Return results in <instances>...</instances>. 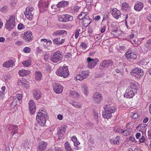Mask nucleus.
Returning a JSON list of instances; mask_svg holds the SVG:
<instances>
[{
    "instance_id": "obj_1",
    "label": "nucleus",
    "mask_w": 151,
    "mask_h": 151,
    "mask_svg": "<svg viewBox=\"0 0 151 151\" xmlns=\"http://www.w3.org/2000/svg\"><path fill=\"white\" fill-rule=\"evenodd\" d=\"M47 118V115L45 113L41 112H38L36 117V120L38 122V123L37 124V126L38 125H40L41 126H44Z\"/></svg>"
},
{
    "instance_id": "obj_2",
    "label": "nucleus",
    "mask_w": 151,
    "mask_h": 151,
    "mask_svg": "<svg viewBox=\"0 0 151 151\" xmlns=\"http://www.w3.org/2000/svg\"><path fill=\"white\" fill-rule=\"evenodd\" d=\"M69 73L68 66H63L62 68H58L56 71V73L58 76L65 78L68 76Z\"/></svg>"
},
{
    "instance_id": "obj_3",
    "label": "nucleus",
    "mask_w": 151,
    "mask_h": 151,
    "mask_svg": "<svg viewBox=\"0 0 151 151\" xmlns=\"http://www.w3.org/2000/svg\"><path fill=\"white\" fill-rule=\"evenodd\" d=\"M15 15H12L10 17L9 19L6 21L5 27L7 29L11 30L14 28L15 22Z\"/></svg>"
},
{
    "instance_id": "obj_4",
    "label": "nucleus",
    "mask_w": 151,
    "mask_h": 151,
    "mask_svg": "<svg viewBox=\"0 0 151 151\" xmlns=\"http://www.w3.org/2000/svg\"><path fill=\"white\" fill-rule=\"evenodd\" d=\"M131 74L137 78L142 77L144 74L143 70L139 68H135L132 70Z\"/></svg>"
},
{
    "instance_id": "obj_5",
    "label": "nucleus",
    "mask_w": 151,
    "mask_h": 151,
    "mask_svg": "<svg viewBox=\"0 0 151 151\" xmlns=\"http://www.w3.org/2000/svg\"><path fill=\"white\" fill-rule=\"evenodd\" d=\"M90 73V72L88 70H83L80 72L79 74L76 75L75 77L78 80L82 81L88 78Z\"/></svg>"
},
{
    "instance_id": "obj_6",
    "label": "nucleus",
    "mask_w": 151,
    "mask_h": 151,
    "mask_svg": "<svg viewBox=\"0 0 151 151\" xmlns=\"http://www.w3.org/2000/svg\"><path fill=\"white\" fill-rule=\"evenodd\" d=\"M99 60L97 58L91 59L88 57L87 58V67L88 68L92 69L96 65Z\"/></svg>"
},
{
    "instance_id": "obj_7",
    "label": "nucleus",
    "mask_w": 151,
    "mask_h": 151,
    "mask_svg": "<svg viewBox=\"0 0 151 151\" xmlns=\"http://www.w3.org/2000/svg\"><path fill=\"white\" fill-rule=\"evenodd\" d=\"M63 56L60 53V52L57 51L55 52L53 55L51 56L50 58L51 61L54 63H56L60 61L62 59Z\"/></svg>"
},
{
    "instance_id": "obj_8",
    "label": "nucleus",
    "mask_w": 151,
    "mask_h": 151,
    "mask_svg": "<svg viewBox=\"0 0 151 151\" xmlns=\"http://www.w3.org/2000/svg\"><path fill=\"white\" fill-rule=\"evenodd\" d=\"M73 17L70 15L65 14L61 15L59 16L58 20L60 22H68L69 21H71L73 20Z\"/></svg>"
},
{
    "instance_id": "obj_9",
    "label": "nucleus",
    "mask_w": 151,
    "mask_h": 151,
    "mask_svg": "<svg viewBox=\"0 0 151 151\" xmlns=\"http://www.w3.org/2000/svg\"><path fill=\"white\" fill-rule=\"evenodd\" d=\"M32 32L29 31L24 32L22 38L26 41L30 42L33 39Z\"/></svg>"
},
{
    "instance_id": "obj_10",
    "label": "nucleus",
    "mask_w": 151,
    "mask_h": 151,
    "mask_svg": "<svg viewBox=\"0 0 151 151\" xmlns=\"http://www.w3.org/2000/svg\"><path fill=\"white\" fill-rule=\"evenodd\" d=\"M33 7H27L26 9V12L24 13L26 17L29 19H31L33 16Z\"/></svg>"
},
{
    "instance_id": "obj_11",
    "label": "nucleus",
    "mask_w": 151,
    "mask_h": 151,
    "mask_svg": "<svg viewBox=\"0 0 151 151\" xmlns=\"http://www.w3.org/2000/svg\"><path fill=\"white\" fill-rule=\"evenodd\" d=\"M47 143L44 141L40 142L37 146V150L38 151H44L46 148Z\"/></svg>"
},
{
    "instance_id": "obj_12",
    "label": "nucleus",
    "mask_w": 151,
    "mask_h": 151,
    "mask_svg": "<svg viewBox=\"0 0 151 151\" xmlns=\"http://www.w3.org/2000/svg\"><path fill=\"white\" fill-rule=\"evenodd\" d=\"M55 92L57 93H61L63 90V87L59 84L55 83L53 86Z\"/></svg>"
},
{
    "instance_id": "obj_13",
    "label": "nucleus",
    "mask_w": 151,
    "mask_h": 151,
    "mask_svg": "<svg viewBox=\"0 0 151 151\" xmlns=\"http://www.w3.org/2000/svg\"><path fill=\"white\" fill-rule=\"evenodd\" d=\"M29 107L30 114H34L35 111V105L33 100H31L29 102Z\"/></svg>"
},
{
    "instance_id": "obj_14",
    "label": "nucleus",
    "mask_w": 151,
    "mask_h": 151,
    "mask_svg": "<svg viewBox=\"0 0 151 151\" xmlns=\"http://www.w3.org/2000/svg\"><path fill=\"white\" fill-rule=\"evenodd\" d=\"M136 92L130 90V89H127L124 96L127 98H132L134 96V93Z\"/></svg>"
},
{
    "instance_id": "obj_15",
    "label": "nucleus",
    "mask_w": 151,
    "mask_h": 151,
    "mask_svg": "<svg viewBox=\"0 0 151 151\" xmlns=\"http://www.w3.org/2000/svg\"><path fill=\"white\" fill-rule=\"evenodd\" d=\"M104 108L105 110H107L111 114L114 113L116 110V109L114 106H111L109 105H105L104 106Z\"/></svg>"
},
{
    "instance_id": "obj_16",
    "label": "nucleus",
    "mask_w": 151,
    "mask_h": 151,
    "mask_svg": "<svg viewBox=\"0 0 151 151\" xmlns=\"http://www.w3.org/2000/svg\"><path fill=\"white\" fill-rule=\"evenodd\" d=\"M93 100L95 103H99L102 99V97L100 93H96L93 97Z\"/></svg>"
},
{
    "instance_id": "obj_17",
    "label": "nucleus",
    "mask_w": 151,
    "mask_h": 151,
    "mask_svg": "<svg viewBox=\"0 0 151 151\" xmlns=\"http://www.w3.org/2000/svg\"><path fill=\"white\" fill-rule=\"evenodd\" d=\"M111 14L114 18L118 19L121 14L119 11L115 8L112 10Z\"/></svg>"
},
{
    "instance_id": "obj_18",
    "label": "nucleus",
    "mask_w": 151,
    "mask_h": 151,
    "mask_svg": "<svg viewBox=\"0 0 151 151\" xmlns=\"http://www.w3.org/2000/svg\"><path fill=\"white\" fill-rule=\"evenodd\" d=\"M48 3L45 0H41L39 2V8H45L47 7Z\"/></svg>"
},
{
    "instance_id": "obj_19",
    "label": "nucleus",
    "mask_w": 151,
    "mask_h": 151,
    "mask_svg": "<svg viewBox=\"0 0 151 151\" xmlns=\"http://www.w3.org/2000/svg\"><path fill=\"white\" fill-rule=\"evenodd\" d=\"M91 22V19L89 18L88 16H87L82 19V22L84 26L86 27L90 24Z\"/></svg>"
},
{
    "instance_id": "obj_20",
    "label": "nucleus",
    "mask_w": 151,
    "mask_h": 151,
    "mask_svg": "<svg viewBox=\"0 0 151 151\" xmlns=\"http://www.w3.org/2000/svg\"><path fill=\"white\" fill-rule=\"evenodd\" d=\"M125 56L128 58L133 59H136L137 58L136 55L133 53L131 52L130 51L127 52L125 54Z\"/></svg>"
},
{
    "instance_id": "obj_21",
    "label": "nucleus",
    "mask_w": 151,
    "mask_h": 151,
    "mask_svg": "<svg viewBox=\"0 0 151 151\" xmlns=\"http://www.w3.org/2000/svg\"><path fill=\"white\" fill-rule=\"evenodd\" d=\"M14 64V63L13 60H10L4 62L3 64V65L4 67L8 68L12 67Z\"/></svg>"
},
{
    "instance_id": "obj_22",
    "label": "nucleus",
    "mask_w": 151,
    "mask_h": 151,
    "mask_svg": "<svg viewBox=\"0 0 151 151\" xmlns=\"http://www.w3.org/2000/svg\"><path fill=\"white\" fill-rule=\"evenodd\" d=\"M9 130H12V132L13 136L17 133L18 128L16 125H10L9 128Z\"/></svg>"
},
{
    "instance_id": "obj_23",
    "label": "nucleus",
    "mask_w": 151,
    "mask_h": 151,
    "mask_svg": "<svg viewBox=\"0 0 151 151\" xmlns=\"http://www.w3.org/2000/svg\"><path fill=\"white\" fill-rule=\"evenodd\" d=\"M34 98L36 100L40 99L41 97V93L40 91L34 90L32 91Z\"/></svg>"
},
{
    "instance_id": "obj_24",
    "label": "nucleus",
    "mask_w": 151,
    "mask_h": 151,
    "mask_svg": "<svg viewBox=\"0 0 151 151\" xmlns=\"http://www.w3.org/2000/svg\"><path fill=\"white\" fill-rule=\"evenodd\" d=\"M130 6L126 2H124L122 4V10L124 12H126L129 10Z\"/></svg>"
},
{
    "instance_id": "obj_25",
    "label": "nucleus",
    "mask_w": 151,
    "mask_h": 151,
    "mask_svg": "<svg viewBox=\"0 0 151 151\" xmlns=\"http://www.w3.org/2000/svg\"><path fill=\"white\" fill-rule=\"evenodd\" d=\"M68 4L69 3L68 1H62L58 3L57 5V6L59 8L67 6Z\"/></svg>"
},
{
    "instance_id": "obj_26",
    "label": "nucleus",
    "mask_w": 151,
    "mask_h": 151,
    "mask_svg": "<svg viewBox=\"0 0 151 151\" xmlns=\"http://www.w3.org/2000/svg\"><path fill=\"white\" fill-rule=\"evenodd\" d=\"M29 73L30 71L24 69L20 70L19 71V75L21 77L26 76L27 75H28L29 74Z\"/></svg>"
},
{
    "instance_id": "obj_27",
    "label": "nucleus",
    "mask_w": 151,
    "mask_h": 151,
    "mask_svg": "<svg viewBox=\"0 0 151 151\" xmlns=\"http://www.w3.org/2000/svg\"><path fill=\"white\" fill-rule=\"evenodd\" d=\"M143 6V4L139 2L135 4L134 6V9L136 10L139 11L142 9Z\"/></svg>"
},
{
    "instance_id": "obj_28",
    "label": "nucleus",
    "mask_w": 151,
    "mask_h": 151,
    "mask_svg": "<svg viewBox=\"0 0 151 151\" xmlns=\"http://www.w3.org/2000/svg\"><path fill=\"white\" fill-rule=\"evenodd\" d=\"M82 90L83 93L86 96L88 94V88L87 86L84 84H83L82 85Z\"/></svg>"
},
{
    "instance_id": "obj_29",
    "label": "nucleus",
    "mask_w": 151,
    "mask_h": 151,
    "mask_svg": "<svg viewBox=\"0 0 151 151\" xmlns=\"http://www.w3.org/2000/svg\"><path fill=\"white\" fill-rule=\"evenodd\" d=\"M102 116L104 118H106L107 119H109L111 117V114L109 112L106 110H104V111L102 112Z\"/></svg>"
},
{
    "instance_id": "obj_30",
    "label": "nucleus",
    "mask_w": 151,
    "mask_h": 151,
    "mask_svg": "<svg viewBox=\"0 0 151 151\" xmlns=\"http://www.w3.org/2000/svg\"><path fill=\"white\" fill-rule=\"evenodd\" d=\"M67 34V32L65 30H58L54 32L53 34V35L54 36H57L59 35H61L63 34L66 35Z\"/></svg>"
},
{
    "instance_id": "obj_31",
    "label": "nucleus",
    "mask_w": 151,
    "mask_h": 151,
    "mask_svg": "<svg viewBox=\"0 0 151 151\" xmlns=\"http://www.w3.org/2000/svg\"><path fill=\"white\" fill-rule=\"evenodd\" d=\"M120 137L119 136H117L114 139H111L110 141L111 143H113L114 145L119 144V140Z\"/></svg>"
},
{
    "instance_id": "obj_32",
    "label": "nucleus",
    "mask_w": 151,
    "mask_h": 151,
    "mask_svg": "<svg viewBox=\"0 0 151 151\" xmlns=\"http://www.w3.org/2000/svg\"><path fill=\"white\" fill-rule=\"evenodd\" d=\"M42 74L40 72H36L35 73V78L37 80H40L42 77Z\"/></svg>"
},
{
    "instance_id": "obj_33",
    "label": "nucleus",
    "mask_w": 151,
    "mask_h": 151,
    "mask_svg": "<svg viewBox=\"0 0 151 151\" xmlns=\"http://www.w3.org/2000/svg\"><path fill=\"white\" fill-rule=\"evenodd\" d=\"M132 129L131 128H127L126 130H123L122 133L124 136H127L129 135Z\"/></svg>"
},
{
    "instance_id": "obj_34",
    "label": "nucleus",
    "mask_w": 151,
    "mask_h": 151,
    "mask_svg": "<svg viewBox=\"0 0 151 151\" xmlns=\"http://www.w3.org/2000/svg\"><path fill=\"white\" fill-rule=\"evenodd\" d=\"M106 68L111 66L113 65V62L111 60H104Z\"/></svg>"
},
{
    "instance_id": "obj_35",
    "label": "nucleus",
    "mask_w": 151,
    "mask_h": 151,
    "mask_svg": "<svg viewBox=\"0 0 151 151\" xmlns=\"http://www.w3.org/2000/svg\"><path fill=\"white\" fill-rule=\"evenodd\" d=\"M136 86L135 84L134 83H131L130 85L129 86L127 89H130V90H132L135 92L137 91Z\"/></svg>"
},
{
    "instance_id": "obj_36",
    "label": "nucleus",
    "mask_w": 151,
    "mask_h": 151,
    "mask_svg": "<svg viewBox=\"0 0 151 151\" xmlns=\"http://www.w3.org/2000/svg\"><path fill=\"white\" fill-rule=\"evenodd\" d=\"M65 147L67 151H73V150L71 148L70 145L68 142H66L65 143Z\"/></svg>"
},
{
    "instance_id": "obj_37",
    "label": "nucleus",
    "mask_w": 151,
    "mask_h": 151,
    "mask_svg": "<svg viewBox=\"0 0 151 151\" xmlns=\"http://www.w3.org/2000/svg\"><path fill=\"white\" fill-rule=\"evenodd\" d=\"M22 63L24 66H29L31 65V61L30 60H25Z\"/></svg>"
},
{
    "instance_id": "obj_38",
    "label": "nucleus",
    "mask_w": 151,
    "mask_h": 151,
    "mask_svg": "<svg viewBox=\"0 0 151 151\" xmlns=\"http://www.w3.org/2000/svg\"><path fill=\"white\" fill-rule=\"evenodd\" d=\"M120 32V31L118 29H114L112 30L111 34H113L115 37H117L120 35L119 32Z\"/></svg>"
},
{
    "instance_id": "obj_39",
    "label": "nucleus",
    "mask_w": 151,
    "mask_h": 151,
    "mask_svg": "<svg viewBox=\"0 0 151 151\" xmlns=\"http://www.w3.org/2000/svg\"><path fill=\"white\" fill-rule=\"evenodd\" d=\"M87 13L86 12H82L78 16V18L80 20L83 19L84 18L86 17Z\"/></svg>"
},
{
    "instance_id": "obj_40",
    "label": "nucleus",
    "mask_w": 151,
    "mask_h": 151,
    "mask_svg": "<svg viewBox=\"0 0 151 151\" xmlns=\"http://www.w3.org/2000/svg\"><path fill=\"white\" fill-rule=\"evenodd\" d=\"M72 106L76 108H81V106L80 103L77 102H75L74 101H72L71 103H70Z\"/></svg>"
},
{
    "instance_id": "obj_41",
    "label": "nucleus",
    "mask_w": 151,
    "mask_h": 151,
    "mask_svg": "<svg viewBox=\"0 0 151 151\" xmlns=\"http://www.w3.org/2000/svg\"><path fill=\"white\" fill-rule=\"evenodd\" d=\"M19 102L17 101V98L14 99L13 101L11 103V106L12 108H14L18 105V103Z\"/></svg>"
},
{
    "instance_id": "obj_42",
    "label": "nucleus",
    "mask_w": 151,
    "mask_h": 151,
    "mask_svg": "<svg viewBox=\"0 0 151 151\" xmlns=\"http://www.w3.org/2000/svg\"><path fill=\"white\" fill-rule=\"evenodd\" d=\"M70 96L77 97L79 96V94L75 91H70Z\"/></svg>"
},
{
    "instance_id": "obj_43",
    "label": "nucleus",
    "mask_w": 151,
    "mask_h": 151,
    "mask_svg": "<svg viewBox=\"0 0 151 151\" xmlns=\"http://www.w3.org/2000/svg\"><path fill=\"white\" fill-rule=\"evenodd\" d=\"M104 60L99 65V68L101 70L104 69L106 68Z\"/></svg>"
},
{
    "instance_id": "obj_44",
    "label": "nucleus",
    "mask_w": 151,
    "mask_h": 151,
    "mask_svg": "<svg viewBox=\"0 0 151 151\" xmlns=\"http://www.w3.org/2000/svg\"><path fill=\"white\" fill-rule=\"evenodd\" d=\"M67 127V126L66 125H64L62 127H61L59 131H58V133L60 132H61V133H64L66 131V128Z\"/></svg>"
},
{
    "instance_id": "obj_45",
    "label": "nucleus",
    "mask_w": 151,
    "mask_h": 151,
    "mask_svg": "<svg viewBox=\"0 0 151 151\" xmlns=\"http://www.w3.org/2000/svg\"><path fill=\"white\" fill-rule=\"evenodd\" d=\"M114 130L117 132L119 133H122L123 130L122 129H120V128L118 127H115L114 129Z\"/></svg>"
},
{
    "instance_id": "obj_46",
    "label": "nucleus",
    "mask_w": 151,
    "mask_h": 151,
    "mask_svg": "<svg viewBox=\"0 0 151 151\" xmlns=\"http://www.w3.org/2000/svg\"><path fill=\"white\" fill-rule=\"evenodd\" d=\"M98 112L96 111H93V116L94 118V119L96 121L98 120Z\"/></svg>"
},
{
    "instance_id": "obj_47",
    "label": "nucleus",
    "mask_w": 151,
    "mask_h": 151,
    "mask_svg": "<svg viewBox=\"0 0 151 151\" xmlns=\"http://www.w3.org/2000/svg\"><path fill=\"white\" fill-rule=\"evenodd\" d=\"M54 44L55 45H59L60 44V41L58 40V38H56L53 40Z\"/></svg>"
},
{
    "instance_id": "obj_48",
    "label": "nucleus",
    "mask_w": 151,
    "mask_h": 151,
    "mask_svg": "<svg viewBox=\"0 0 151 151\" xmlns=\"http://www.w3.org/2000/svg\"><path fill=\"white\" fill-rule=\"evenodd\" d=\"M18 83L19 85L22 86H24V85L27 86H27H28L27 84L22 82L21 80H19L18 81Z\"/></svg>"
},
{
    "instance_id": "obj_49",
    "label": "nucleus",
    "mask_w": 151,
    "mask_h": 151,
    "mask_svg": "<svg viewBox=\"0 0 151 151\" xmlns=\"http://www.w3.org/2000/svg\"><path fill=\"white\" fill-rule=\"evenodd\" d=\"M30 50V48L29 47H25L24 50L23 51L25 53H29Z\"/></svg>"
},
{
    "instance_id": "obj_50",
    "label": "nucleus",
    "mask_w": 151,
    "mask_h": 151,
    "mask_svg": "<svg viewBox=\"0 0 151 151\" xmlns=\"http://www.w3.org/2000/svg\"><path fill=\"white\" fill-rule=\"evenodd\" d=\"M120 50L122 52V51H126V48L124 46H120Z\"/></svg>"
},
{
    "instance_id": "obj_51",
    "label": "nucleus",
    "mask_w": 151,
    "mask_h": 151,
    "mask_svg": "<svg viewBox=\"0 0 151 151\" xmlns=\"http://www.w3.org/2000/svg\"><path fill=\"white\" fill-rule=\"evenodd\" d=\"M42 52V50L40 49L39 47H37V54L38 55H40L41 54V53Z\"/></svg>"
},
{
    "instance_id": "obj_52",
    "label": "nucleus",
    "mask_w": 151,
    "mask_h": 151,
    "mask_svg": "<svg viewBox=\"0 0 151 151\" xmlns=\"http://www.w3.org/2000/svg\"><path fill=\"white\" fill-rule=\"evenodd\" d=\"M80 31V29H78L76 32L75 34V37L76 39H77L79 35V32Z\"/></svg>"
},
{
    "instance_id": "obj_53",
    "label": "nucleus",
    "mask_w": 151,
    "mask_h": 151,
    "mask_svg": "<svg viewBox=\"0 0 151 151\" xmlns=\"http://www.w3.org/2000/svg\"><path fill=\"white\" fill-rule=\"evenodd\" d=\"M150 45L146 46V45H145V50L146 52H148L149 51L150 49H151V46L150 47Z\"/></svg>"
},
{
    "instance_id": "obj_54",
    "label": "nucleus",
    "mask_w": 151,
    "mask_h": 151,
    "mask_svg": "<svg viewBox=\"0 0 151 151\" xmlns=\"http://www.w3.org/2000/svg\"><path fill=\"white\" fill-rule=\"evenodd\" d=\"M7 7L6 6H4L2 7L1 9V11L2 12H5L7 10Z\"/></svg>"
},
{
    "instance_id": "obj_55",
    "label": "nucleus",
    "mask_w": 151,
    "mask_h": 151,
    "mask_svg": "<svg viewBox=\"0 0 151 151\" xmlns=\"http://www.w3.org/2000/svg\"><path fill=\"white\" fill-rule=\"evenodd\" d=\"M138 114L137 113H134L133 114L132 118L134 119H137L138 117Z\"/></svg>"
},
{
    "instance_id": "obj_56",
    "label": "nucleus",
    "mask_w": 151,
    "mask_h": 151,
    "mask_svg": "<svg viewBox=\"0 0 151 151\" xmlns=\"http://www.w3.org/2000/svg\"><path fill=\"white\" fill-rule=\"evenodd\" d=\"M22 98V96L21 94L18 95V96L17 97V100H18V102H19V101Z\"/></svg>"
},
{
    "instance_id": "obj_57",
    "label": "nucleus",
    "mask_w": 151,
    "mask_h": 151,
    "mask_svg": "<svg viewBox=\"0 0 151 151\" xmlns=\"http://www.w3.org/2000/svg\"><path fill=\"white\" fill-rule=\"evenodd\" d=\"M145 140V137L142 135L141 137L139 139V142H143Z\"/></svg>"
},
{
    "instance_id": "obj_58",
    "label": "nucleus",
    "mask_w": 151,
    "mask_h": 151,
    "mask_svg": "<svg viewBox=\"0 0 151 151\" xmlns=\"http://www.w3.org/2000/svg\"><path fill=\"white\" fill-rule=\"evenodd\" d=\"M24 25L23 24H20L18 25V28L19 29H22L24 28Z\"/></svg>"
},
{
    "instance_id": "obj_59",
    "label": "nucleus",
    "mask_w": 151,
    "mask_h": 151,
    "mask_svg": "<svg viewBox=\"0 0 151 151\" xmlns=\"http://www.w3.org/2000/svg\"><path fill=\"white\" fill-rule=\"evenodd\" d=\"M88 33L89 34H91L92 33L93 30L92 29L91 27H88Z\"/></svg>"
},
{
    "instance_id": "obj_60",
    "label": "nucleus",
    "mask_w": 151,
    "mask_h": 151,
    "mask_svg": "<svg viewBox=\"0 0 151 151\" xmlns=\"http://www.w3.org/2000/svg\"><path fill=\"white\" fill-rule=\"evenodd\" d=\"M141 136V134L140 133H137L136 134V137L137 139H139Z\"/></svg>"
},
{
    "instance_id": "obj_61",
    "label": "nucleus",
    "mask_w": 151,
    "mask_h": 151,
    "mask_svg": "<svg viewBox=\"0 0 151 151\" xmlns=\"http://www.w3.org/2000/svg\"><path fill=\"white\" fill-rule=\"evenodd\" d=\"M71 139L73 142H75L76 141H77V138L75 136H73V137H72L71 138Z\"/></svg>"
},
{
    "instance_id": "obj_62",
    "label": "nucleus",
    "mask_w": 151,
    "mask_h": 151,
    "mask_svg": "<svg viewBox=\"0 0 151 151\" xmlns=\"http://www.w3.org/2000/svg\"><path fill=\"white\" fill-rule=\"evenodd\" d=\"M81 46L84 48H86L87 47V45L84 42H82L81 44Z\"/></svg>"
},
{
    "instance_id": "obj_63",
    "label": "nucleus",
    "mask_w": 151,
    "mask_h": 151,
    "mask_svg": "<svg viewBox=\"0 0 151 151\" xmlns=\"http://www.w3.org/2000/svg\"><path fill=\"white\" fill-rule=\"evenodd\" d=\"M59 133H58V131L57 132V134L58 136V137H62L63 136V134H64L63 133H61V132H59Z\"/></svg>"
},
{
    "instance_id": "obj_64",
    "label": "nucleus",
    "mask_w": 151,
    "mask_h": 151,
    "mask_svg": "<svg viewBox=\"0 0 151 151\" xmlns=\"http://www.w3.org/2000/svg\"><path fill=\"white\" fill-rule=\"evenodd\" d=\"M146 46L150 45V46H151V40H149L147 41V42L146 44Z\"/></svg>"
}]
</instances>
